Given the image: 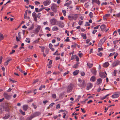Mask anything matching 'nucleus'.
I'll use <instances>...</instances> for the list:
<instances>
[{
	"instance_id": "obj_62",
	"label": "nucleus",
	"mask_w": 120,
	"mask_h": 120,
	"mask_svg": "<svg viewBox=\"0 0 120 120\" xmlns=\"http://www.w3.org/2000/svg\"><path fill=\"white\" fill-rule=\"evenodd\" d=\"M100 25H98V26H97L95 27H94V29H97L98 28V27H99L100 26Z\"/></svg>"
},
{
	"instance_id": "obj_4",
	"label": "nucleus",
	"mask_w": 120,
	"mask_h": 120,
	"mask_svg": "<svg viewBox=\"0 0 120 120\" xmlns=\"http://www.w3.org/2000/svg\"><path fill=\"white\" fill-rule=\"evenodd\" d=\"M57 5L55 4H53L51 7V8L52 10L54 12L57 11Z\"/></svg>"
},
{
	"instance_id": "obj_55",
	"label": "nucleus",
	"mask_w": 120,
	"mask_h": 120,
	"mask_svg": "<svg viewBox=\"0 0 120 120\" xmlns=\"http://www.w3.org/2000/svg\"><path fill=\"white\" fill-rule=\"evenodd\" d=\"M3 59V57L1 56H0V64L1 63Z\"/></svg>"
},
{
	"instance_id": "obj_23",
	"label": "nucleus",
	"mask_w": 120,
	"mask_h": 120,
	"mask_svg": "<svg viewBox=\"0 0 120 120\" xmlns=\"http://www.w3.org/2000/svg\"><path fill=\"white\" fill-rule=\"evenodd\" d=\"M119 95L118 94H115L112 95V98H116L119 97Z\"/></svg>"
},
{
	"instance_id": "obj_33",
	"label": "nucleus",
	"mask_w": 120,
	"mask_h": 120,
	"mask_svg": "<svg viewBox=\"0 0 120 120\" xmlns=\"http://www.w3.org/2000/svg\"><path fill=\"white\" fill-rule=\"evenodd\" d=\"M25 41L28 43H29L30 42V39L29 38H26L25 40Z\"/></svg>"
},
{
	"instance_id": "obj_15",
	"label": "nucleus",
	"mask_w": 120,
	"mask_h": 120,
	"mask_svg": "<svg viewBox=\"0 0 120 120\" xmlns=\"http://www.w3.org/2000/svg\"><path fill=\"white\" fill-rule=\"evenodd\" d=\"M40 28L41 26H38L35 29L34 33H35V34L38 33L39 31Z\"/></svg>"
},
{
	"instance_id": "obj_37",
	"label": "nucleus",
	"mask_w": 120,
	"mask_h": 120,
	"mask_svg": "<svg viewBox=\"0 0 120 120\" xmlns=\"http://www.w3.org/2000/svg\"><path fill=\"white\" fill-rule=\"evenodd\" d=\"M32 118H33L30 116V117H27L25 120H31Z\"/></svg>"
},
{
	"instance_id": "obj_7",
	"label": "nucleus",
	"mask_w": 120,
	"mask_h": 120,
	"mask_svg": "<svg viewBox=\"0 0 120 120\" xmlns=\"http://www.w3.org/2000/svg\"><path fill=\"white\" fill-rule=\"evenodd\" d=\"M86 85V83L85 81L83 80H82L81 83L79 84V86L81 87L84 88L85 87Z\"/></svg>"
},
{
	"instance_id": "obj_12",
	"label": "nucleus",
	"mask_w": 120,
	"mask_h": 120,
	"mask_svg": "<svg viewBox=\"0 0 120 120\" xmlns=\"http://www.w3.org/2000/svg\"><path fill=\"white\" fill-rule=\"evenodd\" d=\"M99 76L101 78H104L106 76V75H105L103 72H101L99 73Z\"/></svg>"
},
{
	"instance_id": "obj_9",
	"label": "nucleus",
	"mask_w": 120,
	"mask_h": 120,
	"mask_svg": "<svg viewBox=\"0 0 120 120\" xmlns=\"http://www.w3.org/2000/svg\"><path fill=\"white\" fill-rule=\"evenodd\" d=\"M4 96L5 98L7 100L10 99L11 98V96L8 95L7 94L4 93Z\"/></svg>"
},
{
	"instance_id": "obj_28",
	"label": "nucleus",
	"mask_w": 120,
	"mask_h": 120,
	"mask_svg": "<svg viewBox=\"0 0 120 120\" xmlns=\"http://www.w3.org/2000/svg\"><path fill=\"white\" fill-rule=\"evenodd\" d=\"M11 60V59H9L7 60L5 62V65H7L8 64V62Z\"/></svg>"
},
{
	"instance_id": "obj_50",
	"label": "nucleus",
	"mask_w": 120,
	"mask_h": 120,
	"mask_svg": "<svg viewBox=\"0 0 120 120\" xmlns=\"http://www.w3.org/2000/svg\"><path fill=\"white\" fill-rule=\"evenodd\" d=\"M60 104H58L56 106V108L57 109L60 108Z\"/></svg>"
},
{
	"instance_id": "obj_63",
	"label": "nucleus",
	"mask_w": 120,
	"mask_h": 120,
	"mask_svg": "<svg viewBox=\"0 0 120 120\" xmlns=\"http://www.w3.org/2000/svg\"><path fill=\"white\" fill-rule=\"evenodd\" d=\"M116 16L117 17H120V13H119L116 15Z\"/></svg>"
},
{
	"instance_id": "obj_44",
	"label": "nucleus",
	"mask_w": 120,
	"mask_h": 120,
	"mask_svg": "<svg viewBox=\"0 0 120 120\" xmlns=\"http://www.w3.org/2000/svg\"><path fill=\"white\" fill-rule=\"evenodd\" d=\"M55 104V103H51L49 105V107H52L53 105Z\"/></svg>"
},
{
	"instance_id": "obj_13",
	"label": "nucleus",
	"mask_w": 120,
	"mask_h": 120,
	"mask_svg": "<svg viewBox=\"0 0 120 120\" xmlns=\"http://www.w3.org/2000/svg\"><path fill=\"white\" fill-rule=\"evenodd\" d=\"M100 28L102 31H104L106 29V26L104 24L100 26Z\"/></svg>"
},
{
	"instance_id": "obj_34",
	"label": "nucleus",
	"mask_w": 120,
	"mask_h": 120,
	"mask_svg": "<svg viewBox=\"0 0 120 120\" xmlns=\"http://www.w3.org/2000/svg\"><path fill=\"white\" fill-rule=\"evenodd\" d=\"M45 85L41 86L39 88V90H41L42 88H45Z\"/></svg>"
},
{
	"instance_id": "obj_20",
	"label": "nucleus",
	"mask_w": 120,
	"mask_h": 120,
	"mask_svg": "<svg viewBox=\"0 0 120 120\" xmlns=\"http://www.w3.org/2000/svg\"><path fill=\"white\" fill-rule=\"evenodd\" d=\"M59 29L56 26H54L52 27V30L53 31H56L58 30Z\"/></svg>"
},
{
	"instance_id": "obj_47",
	"label": "nucleus",
	"mask_w": 120,
	"mask_h": 120,
	"mask_svg": "<svg viewBox=\"0 0 120 120\" xmlns=\"http://www.w3.org/2000/svg\"><path fill=\"white\" fill-rule=\"evenodd\" d=\"M64 5L65 6H67L68 8H67V9L69 7V4L68 3H65Z\"/></svg>"
},
{
	"instance_id": "obj_1",
	"label": "nucleus",
	"mask_w": 120,
	"mask_h": 120,
	"mask_svg": "<svg viewBox=\"0 0 120 120\" xmlns=\"http://www.w3.org/2000/svg\"><path fill=\"white\" fill-rule=\"evenodd\" d=\"M58 21L56 19L53 18L51 19L50 20V24L52 25H56Z\"/></svg>"
},
{
	"instance_id": "obj_3",
	"label": "nucleus",
	"mask_w": 120,
	"mask_h": 120,
	"mask_svg": "<svg viewBox=\"0 0 120 120\" xmlns=\"http://www.w3.org/2000/svg\"><path fill=\"white\" fill-rule=\"evenodd\" d=\"M105 41V37H104L100 40L98 44V46L99 47L101 46L104 43Z\"/></svg>"
},
{
	"instance_id": "obj_64",
	"label": "nucleus",
	"mask_w": 120,
	"mask_h": 120,
	"mask_svg": "<svg viewBox=\"0 0 120 120\" xmlns=\"http://www.w3.org/2000/svg\"><path fill=\"white\" fill-rule=\"evenodd\" d=\"M35 3L36 5H37L39 4H40V3L38 1H35Z\"/></svg>"
},
{
	"instance_id": "obj_5",
	"label": "nucleus",
	"mask_w": 120,
	"mask_h": 120,
	"mask_svg": "<svg viewBox=\"0 0 120 120\" xmlns=\"http://www.w3.org/2000/svg\"><path fill=\"white\" fill-rule=\"evenodd\" d=\"M68 18L70 20H75L77 19V16L75 15L69 16Z\"/></svg>"
},
{
	"instance_id": "obj_42",
	"label": "nucleus",
	"mask_w": 120,
	"mask_h": 120,
	"mask_svg": "<svg viewBox=\"0 0 120 120\" xmlns=\"http://www.w3.org/2000/svg\"><path fill=\"white\" fill-rule=\"evenodd\" d=\"M81 35L83 37V38L84 39H86V34H82Z\"/></svg>"
},
{
	"instance_id": "obj_61",
	"label": "nucleus",
	"mask_w": 120,
	"mask_h": 120,
	"mask_svg": "<svg viewBox=\"0 0 120 120\" xmlns=\"http://www.w3.org/2000/svg\"><path fill=\"white\" fill-rule=\"evenodd\" d=\"M32 105L34 106V109H36L37 108V106L36 105L34 104V103L32 104Z\"/></svg>"
},
{
	"instance_id": "obj_2",
	"label": "nucleus",
	"mask_w": 120,
	"mask_h": 120,
	"mask_svg": "<svg viewBox=\"0 0 120 120\" xmlns=\"http://www.w3.org/2000/svg\"><path fill=\"white\" fill-rule=\"evenodd\" d=\"M74 87V85L72 84H70L67 87V92L68 93L71 92Z\"/></svg>"
},
{
	"instance_id": "obj_41",
	"label": "nucleus",
	"mask_w": 120,
	"mask_h": 120,
	"mask_svg": "<svg viewBox=\"0 0 120 120\" xmlns=\"http://www.w3.org/2000/svg\"><path fill=\"white\" fill-rule=\"evenodd\" d=\"M74 56L75 57V59L76 61H78L79 60V59L78 56H77L76 55H75Z\"/></svg>"
},
{
	"instance_id": "obj_46",
	"label": "nucleus",
	"mask_w": 120,
	"mask_h": 120,
	"mask_svg": "<svg viewBox=\"0 0 120 120\" xmlns=\"http://www.w3.org/2000/svg\"><path fill=\"white\" fill-rule=\"evenodd\" d=\"M41 15V13H38V14L37 16V18L39 19L40 18V16Z\"/></svg>"
},
{
	"instance_id": "obj_14",
	"label": "nucleus",
	"mask_w": 120,
	"mask_h": 120,
	"mask_svg": "<svg viewBox=\"0 0 120 120\" xmlns=\"http://www.w3.org/2000/svg\"><path fill=\"white\" fill-rule=\"evenodd\" d=\"M92 86V84L91 83H89L87 84L86 89L88 90L90 89L91 88Z\"/></svg>"
},
{
	"instance_id": "obj_25",
	"label": "nucleus",
	"mask_w": 120,
	"mask_h": 120,
	"mask_svg": "<svg viewBox=\"0 0 120 120\" xmlns=\"http://www.w3.org/2000/svg\"><path fill=\"white\" fill-rule=\"evenodd\" d=\"M79 72V71L76 70L73 72V74L74 75H76L78 74Z\"/></svg>"
},
{
	"instance_id": "obj_22",
	"label": "nucleus",
	"mask_w": 120,
	"mask_h": 120,
	"mask_svg": "<svg viewBox=\"0 0 120 120\" xmlns=\"http://www.w3.org/2000/svg\"><path fill=\"white\" fill-rule=\"evenodd\" d=\"M96 78L94 76H92L90 79V81L93 82H94L95 81Z\"/></svg>"
},
{
	"instance_id": "obj_18",
	"label": "nucleus",
	"mask_w": 120,
	"mask_h": 120,
	"mask_svg": "<svg viewBox=\"0 0 120 120\" xmlns=\"http://www.w3.org/2000/svg\"><path fill=\"white\" fill-rule=\"evenodd\" d=\"M10 115L8 114H7L5 115V116L3 117L4 119H6L8 118L9 117Z\"/></svg>"
},
{
	"instance_id": "obj_24",
	"label": "nucleus",
	"mask_w": 120,
	"mask_h": 120,
	"mask_svg": "<svg viewBox=\"0 0 120 120\" xmlns=\"http://www.w3.org/2000/svg\"><path fill=\"white\" fill-rule=\"evenodd\" d=\"M91 72L93 74L95 75H96L97 71L94 69H92V70Z\"/></svg>"
},
{
	"instance_id": "obj_57",
	"label": "nucleus",
	"mask_w": 120,
	"mask_h": 120,
	"mask_svg": "<svg viewBox=\"0 0 120 120\" xmlns=\"http://www.w3.org/2000/svg\"><path fill=\"white\" fill-rule=\"evenodd\" d=\"M116 70H114L113 72V74H114V76H116Z\"/></svg>"
},
{
	"instance_id": "obj_6",
	"label": "nucleus",
	"mask_w": 120,
	"mask_h": 120,
	"mask_svg": "<svg viewBox=\"0 0 120 120\" xmlns=\"http://www.w3.org/2000/svg\"><path fill=\"white\" fill-rule=\"evenodd\" d=\"M57 25L60 28H63L64 26V23L60 21H58L56 24V25Z\"/></svg>"
},
{
	"instance_id": "obj_53",
	"label": "nucleus",
	"mask_w": 120,
	"mask_h": 120,
	"mask_svg": "<svg viewBox=\"0 0 120 120\" xmlns=\"http://www.w3.org/2000/svg\"><path fill=\"white\" fill-rule=\"evenodd\" d=\"M70 40L69 39V37H67L66 39L64 40V41L65 42H68Z\"/></svg>"
},
{
	"instance_id": "obj_8",
	"label": "nucleus",
	"mask_w": 120,
	"mask_h": 120,
	"mask_svg": "<svg viewBox=\"0 0 120 120\" xmlns=\"http://www.w3.org/2000/svg\"><path fill=\"white\" fill-rule=\"evenodd\" d=\"M40 114V113L39 112H36L34 113L31 116L33 118L35 117L38 116Z\"/></svg>"
},
{
	"instance_id": "obj_54",
	"label": "nucleus",
	"mask_w": 120,
	"mask_h": 120,
	"mask_svg": "<svg viewBox=\"0 0 120 120\" xmlns=\"http://www.w3.org/2000/svg\"><path fill=\"white\" fill-rule=\"evenodd\" d=\"M48 102L47 100L44 101H43V103L44 105H45Z\"/></svg>"
},
{
	"instance_id": "obj_17",
	"label": "nucleus",
	"mask_w": 120,
	"mask_h": 120,
	"mask_svg": "<svg viewBox=\"0 0 120 120\" xmlns=\"http://www.w3.org/2000/svg\"><path fill=\"white\" fill-rule=\"evenodd\" d=\"M28 107V106L27 105H24L23 106V109L24 111H26L27 110Z\"/></svg>"
},
{
	"instance_id": "obj_40",
	"label": "nucleus",
	"mask_w": 120,
	"mask_h": 120,
	"mask_svg": "<svg viewBox=\"0 0 120 120\" xmlns=\"http://www.w3.org/2000/svg\"><path fill=\"white\" fill-rule=\"evenodd\" d=\"M32 15L33 17H37V14L35 12H33L32 14Z\"/></svg>"
},
{
	"instance_id": "obj_60",
	"label": "nucleus",
	"mask_w": 120,
	"mask_h": 120,
	"mask_svg": "<svg viewBox=\"0 0 120 120\" xmlns=\"http://www.w3.org/2000/svg\"><path fill=\"white\" fill-rule=\"evenodd\" d=\"M38 79H36L33 82V83H36L38 82Z\"/></svg>"
},
{
	"instance_id": "obj_35",
	"label": "nucleus",
	"mask_w": 120,
	"mask_h": 120,
	"mask_svg": "<svg viewBox=\"0 0 120 120\" xmlns=\"http://www.w3.org/2000/svg\"><path fill=\"white\" fill-rule=\"evenodd\" d=\"M39 47L41 49L42 52H44L45 48L44 47L41 46H39Z\"/></svg>"
},
{
	"instance_id": "obj_10",
	"label": "nucleus",
	"mask_w": 120,
	"mask_h": 120,
	"mask_svg": "<svg viewBox=\"0 0 120 120\" xmlns=\"http://www.w3.org/2000/svg\"><path fill=\"white\" fill-rule=\"evenodd\" d=\"M120 64V61L119 60H116L114 62L112 65L113 67H115Z\"/></svg>"
},
{
	"instance_id": "obj_30",
	"label": "nucleus",
	"mask_w": 120,
	"mask_h": 120,
	"mask_svg": "<svg viewBox=\"0 0 120 120\" xmlns=\"http://www.w3.org/2000/svg\"><path fill=\"white\" fill-rule=\"evenodd\" d=\"M4 36L2 34H0V41L4 39Z\"/></svg>"
},
{
	"instance_id": "obj_59",
	"label": "nucleus",
	"mask_w": 120,
	"mask_h": 120,
	"mask_svg": "<svg viewBox=\"0 0 120 120\" xmlns=\"http://www.w3.org/2000/svg\"><path fill=\"white\" fill-rule=\"evenodd\" d=\"M97 55L100 56H101L102 55V53L101 52H100L98 53Z\"/></svg>"
},
{
	"instance_id": "obj_19",
	"label": "nucleus",
	"mask_w": 120,
	"mask_h": 120,
	"mask_svg": "<svg viewBox=\"0 0 120 120\" xmlns=\"http://www.w3.org/2000/svg\"><path fill=\"white\" fill-rule=\"evenodd\" d=\"M102 79L101 78H99L97 79V83L98 85H99L100 83L102 82Z\"/></svg>"
},
{
	"instance_id": "obj_11",
	"label": "nucleus",
	"mask_w": 120,
	"mask_h": 120,
	"mask_svg": "<svg viewBox=\"0 0 120 120\" xmlns=\"http://www.w3.org/2000/svg\"><path fill=\"white\" fill-rule=\"evenodd\" d=\"M51 3V1L50 0H47L44 1L43 2L44 5L45 6H47L49 5Z\"/></svg>"
},
{
	"instance_id": "obj_52",
	"label": "nucleus",
	"mask_w": 120,
	"mask_h": 120,
	"mask_svg": "<svg viewBox=\"0 0 120 120\" xmlns=\"http://www.w3.org/2000/svg\"><path fill=\"white\" fill-rule=\"evenodd\" d=\"M40 39V38H38L37 39L34 41V42L35 43H38Z\"/></svg>"
},
{
	"instance_id": "obj_43",
	"label": "nucleus",
	"mask_w": 120,
	"mask_h": 120,
	"mask_svg": "<svg viewBox=\"0 0 120 120\" xmlns=\"http://www.w3.org/2000/svg\"><path fill=\"white\" fill-rule=\"evenodd\" d=\"M52 98H55L56 97V95L55 94H53L52 95Z\"/></svg>"
},
{
	"instance_id": "obj_16",
	"label": "nucleus",
	"mask_w": 120,
	"mask_h": 120,
	"mask_svg": "<svg viewBox=\"0 0 120 120\" xmlns=\"http://www.w3.org/2000/svg\"><path fill=\"white\" fill-rule=\"evenodd\" d=\"M20 32H19L18 33V37L17 36H16V40L17 41H19V39H20L21 38V35H20Z\"/></svg>"
},
{
	"instance_id": "obj_36",
	"label": "nucleus",
	"mask_w": 120,
	"mask_h": 120,
	"mask_svg": "<svg viewBox=\"0 0 120 120\" xmlns=\"http://www.w3.org/2000/svg\"><path fill=\"white\" fill-rule=\"evenodd\" d=\"M27 11V10L26 11L24 14V18L25 19H26L27 18V13L26 12V11Z\"/></svg>"
},
{
	"instance_id": "obj_49",
	"label": "nucleus",
	"mask_w": 120,
	"mask_h": 120,
	"mask_svg": "<svg viewBox=\"0 0 120 120\" xmlns=\"http://www.w3.org/2000/svg\"><path fill=\"white\" fill-rule=\"evenodd\" d=\"M78 64H79L78 63H77L75 64L74 65L73 67L74 68H76L78 66Z\"/></svg>"
},
{
	"instance_id": "obj_56",
	"label": "nucleus",
	"mask_w": 120,
	"mask_h": 120,
	"mask_svg": "<svg viewBox=\"0 0 120 120\" xmlns=\"http://www.w3.org/2000/svg\"><path fill=\"white\" fill-rule=\"evenodd\" d=\"M81 75L82 76L85 75V73L83 72H82L81 73Z\"/></svg>"
},
{
	"instance_id": "obj_39",
	"label": "nucleus",
	"mask_w": 120,
	"mask_h": 120,
	"mask_svg": "<svg viewBox=\"0 0 120 120\" xmlns=\"http://www.w3.org/2000/svg\"><path fill=\"white\" fill-rule=\"evenodd\" d=\"M93 13L91 12L89 14V16L90 17V18H91L93 16Z\"/></svg>"
},
{
	"instance_id": "obj_58",
	"label": "nucleus",
	"mask_w": 120,
	"mask_h": 120,
	"mask_svg": "<svg viewBox=\"0 0 120 120\" xmlns=\"http://www.w3.org/2000/svg\"><path fill=\"white\" fill-rule=\"evenodd\" d=\"M98 52L101 51L103 50V49L102 48H99L98 49Z\"/></svg>"
},
{
	"instance_id": "obj_32",
	"label": "nucleus",
	"mask_w": 120,
	"mask_h": 120,
	"mask_svg": "<svg viewBox=\"0 0 120 120\" xmlns=\"http://www.w3.org/2000/svg\"><path fill=\"white\" fill-rule=\"evenodd\" d=\"M19 112L23 115H25V112H23L21 109H20Z\"/></svg>"
},
{
	"instance_id": "obj_31",
	"label": "nucleus",
	"mask_w": 120,
	"mask_h": 120,
	"mask_svg": "<svg viewBox=\"0 0 120 120\" xmlns=\"http://www.w3.org/2000/svg\"><path fill=\"white\" fill-rule=\"evenodd\" d=\"M87 65L89 68L92 67L93 66V64H92L88 63H87Z\"/></svg>"
},
{
	"instance_id": "obj_45",
	"label": "nucleus",
	"mask_w": 120,
	"mask_h": 120,
	"mask_svg": "<svg viewBox=\"0 0 120 120\" xmlns=\"http://www.w3.org/2000/svg\"><path fill=\"white\" fill-rule=\"evenodd\" d=\"M90 24L88 22H86V24L85 25V26H90Z\"/></svg>"
},
{
	"instance_id": "obj_29",
	"label": "nucleus",
	"mask_w": 120,
	"mask_h": 120,
	"mask_svg": "<svg viewBox=\"0 0 120 120\" xmlns=\"http://www.w3.org/2000/svg\"><path fill=\"white\" fill-rule=\"evenodd\" d=\"M31 58H28L25 60V61L26 62H29L30 61H31Z\"/></svg>"
},
{
	"instance_id": "obj_38",
	"label": "nucleus",
	"mask_w": 120,
	"mask_h": 120,
	"mask_svg": "<svg viewBox=\"0 0 120 120\" xmlns=\"http://www.w3.org/2000/svg\"><path fill=\"white\" fill-rule=\"evenodd\" d=\"M62 12L63 14L64 15V16L66 15V11L65 10H62Z\"/></svg>"
},
{
	"instance_id": "obj_21",
	"label": "nucleus",
	"mask_w": 120,
	"mask_h": 120,
	"mask_svg": "<svg viewBox=\"0 0 120 120\" xmlns=\"http://www.w3.org/2000/svg\"><path fill=\"white\" fill-rule=\"evenodd\" d=\"M109 65V64L108 62H106L104 63L103 66L105 67L106 68Z\"/></svg>"
},
{
	"instance_id": "obj_51",
	"label": "nucleus",
	"mask_w": 120,
	"mask_h": 120,
	"mask_svg": "<svg viewBox=\"0 0 120 120\" xmlns=\"http://www.w3.org/2000/svg\"><path fill=\"white\" fill-rule=\"evenodd\" d=\"M115 52H112V53H110V54L109 55V56H113V55H114L115 54Z\"/></svg>"
},
{
	"instance_id": "obj_27",
	"label": "nucleus",
	"mask_w": 120,
	"mask_h": 120,
	"mask_svg": "<svg viewBox=\"0 0 120 120\" xmlns=\"http://www.w3.org/2000/svg\"><path fill=\"white\" fill-rule=\"evenodd\" d=\"M53 45L51 44H50L49 45V47L51 50L53 51L54 50V49L52 48Z\"/></svg>"
},
{
	"instance_id": "obj_48",
	"label": "nucleus",
	"mask_w": 120,
	"mask_h": 120,
	"mask_svg": "<svg viewBox=\"0 0 120 120\" xmlns=\"http://www.w3.org/2000/svg\"><path fill=\"white\" fill-rule=\"evenodd\" d=\"M83 22L82 21L80 20L78 24L79 25H80L82 24Z\"/></svg>"
},
{
	"instance_id": "obj_26",
	"label": "nucleus",
	"mask_w": 120,
	"mask_h": 120,
	"mask_svg": "<svg viewBox=\"0 0 120 120\" xmlns=\"http://www.w3.org/2000/svg\"><path fill=\"white\" fill-rule=\"evenodd\" d=\"M92 2L96 3L98 5L100 4V2L99 0H92Z\"/></svg>"
}]
</instances>
